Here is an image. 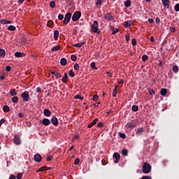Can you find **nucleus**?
<instances>
[{"label":"nucleus","mask_w":179,"mask_h":179,"mask_svg":"<svg viewBox=\"0 0 179 179\" xmlns=\"http://www.w3.org/2000/svg\"><path fill=\"white\" fill-rule=\"evenodd\" d=\"M142 171L144 174H149L152 171V166L149 163H143Z\"/></svg>","instance_id":"obj_1"},{"label":"nucleus","mask_w":179,"mask_h":179,"mask_svg":"<svg viewBox=\"0 0 179 179\" xmlns=\"http://www.w3.org/2000/svg\"><path fill=\"white\" fill-rule=\"evenodd\" d=\"M92 33H96V34H100L101 31L100 30H99V22L94 21V23L92 25Z\"/></svg>","instance_id":"obj_2"},{"label":"nucleus","mask_w":179,"mask_h":179,"mask_svg":"<svg viewBox=\"0 0 179 179\" xmlns=\"http://www.w3.org/2000/svg\"><path fill=\"white\" fill-rule=\"evenodd\" d=\"M81 16H82V13L80 11H76L72 16L73 22H76L79 20Z\"/></svg>","instance_id":"obj_3"},{"label":"nucleus","mask_w":179,"mask_h":179,"mask_svg":"<svg viewBox=\"0 0 179 179\" xmlns=\"http://www.w3.org/2000/svg\"><path fill=\"white\" fill-rule=\"evenodd\" d=\"M21 97L23 101H29V100H30V95L28 91H24V92H22L21 94Z\"/></svg>","instance_id":"obj_4"},{"label":"nucleus","mask_w":179,"mask_h":179,"mask_svg":"<svg viewBox=\"0 0 179 179\" xmlns=\"http://www.w3.org/2000/svg\"><path fill=\"white\" fill-rule=\"evenodd\" d=\"M71 17H72V13H67L65 15L64 20H63L64 24H68L69 23V21L71 20Z\"/></svg>","instance_id":"obj_5"},{"label":"nucleus","mask_w":179,"mask_h":179,"mask_svg":"<svg viewBox=\"0 0 179 179\" xmlns=\"http://www.w3.org/2000/svg\"><path fill=\"white\" fill-rule=\"evenodd\" d=\"M136 120H131V122H128L126 124V128H135L136 127Z\"/></svg>","instance_id":"obj_6"},{"label":"nucleus","mask_w":179,"mask_h":179,"mask_svg":"<svg viewBox=\"0 0 179 179\" xmlns=\"http://www.w3.org/2000/svg\"><path fill=\"white\" fill-rule=\"evenodd\" d=\"M104 19L105 20H108V22L114 20V17L110 13H107L104 14Z\"/></svg>","instance_id":"obj_7"},{"label":"nucleus","mask_w":179,"mask_h":179,"mask_svg":"<svg viewBox=\"0 0 179 179\" xmlns=\"http://www.w3.org/2000/svg\"><path fill=\"white\" fill-rule=\"evenodd\" d=\"M14 143L15 145H21L22 143V141L20 140V137L19 136V135L16 134L14 137Z\"/></svg>","instance_id":"obj_8"},{"label":"nucleus","mask_w":179,"mask_h":179,"mask_svg":"<svg viewBox=\"0 0 179 179\" xmlns=\"http://www.w3.org/2000/svg\"><path fill=\"white\" fill-rule=\"evenodd\" d=\"M165 9H169L170 8V0H162Z\"/></svg>","instance_id":"obj_9"},{"label":"nucleus","mask_w":179,"mask_h":179,"mask_svg":"<svg viewBox=\"0 0 179 179\" xmlns=\"http://www.w3.org/2000/svg\"><path fill=\"white\" fill-rule=\"evenodd\" d=\"M34 159L35 162H36L37 163H40L43 158L41 157V155L40 154H36L34 157Z\"/></svg>","instance_id":"obj_10"},{"label":"nucleus","mask_w":179,"mask_h":179,"mask_svg":"<svg viewBox=\"0 0 179 179\" xmlns=\"http://www.w3.org/2000/svg\"><path fill=\"white\" fill-rule=\"evenodd\" d=\"M113 157L116 159L115 161V163H120V159H121V156L120 155V153L115 152L113 154Z\"/></svg>","instance_id":"obj_11"},{"label":"nucleus","mask_w":179,"mask_h":179,"mask_svg":"<svg viewBox=\"0 0 179 179\" xmlns=\"http://www.w3.org/2000/svg\"><path fill=\"white\" fill-rule=\"evenodd\" d=\"M42 124H43V125H45V127H48V125H50V124H51V121L48 118H44L42 120Z\"/></svg>","instance_id":"obj_12"},{"label":"nucleus","mask_w":179,"mask_h":179,"mask_svg":"<svg viewBox=\"0 0 179 179\" xmlns=\"http://www.w3.org/2000/svg\"><path fill=\"white\" fill-rule=\"evenodd\" d=\"M124 27L125 29H128V27H131L132 26V21L131 20H128L124 22L123 24Z\"/></svg>","instance_id":"obj_13"},{"label":"nucleus","mask_w":179,"mask_h":179,"mask_svg":"<svg viewBox=\"0 0 179 179\" xmlns=\"http://www.w3.org/2000/svg\"><path fill=\"white\" fill-rule=\"evenodd\" d=\"M43 114L45 117H51V110L49 109H44Z\"/></svg>","instance_id":"obj_14"},{"label":"nucleus","mask_w":179,"mask_h":179,"mask_svg":"<svg viewBox=\"0 0 179 179\" xmlns=\"http://www.w3.org/2000/svg\"><path fill=\"white\" fill-rule=\"evenodd\" d=\"M51 122L55 127H57L58 125V119L56 117H53L51 119Z\"/></svg>","instance_id":"obj_15"},{"label":"nucleus","mask_w":179,"mask_h":179,"mask_svg":"<svg viewBox=\"0 0 179 179\" xmlns=\"http://www.w3.org/2000/svg\"><path fill=\"white\" fill-rule=\"evenodd\" d=\"M97 121H99V119L96 118L93 122L87 125V128H92V127H94V125L97 124Z\"/></svg>","instance_id":"obj_16"},{"label":"nucleus","mask_w":179,"mask_h":179,"mask_svg":"<svg viewBox=\"0 0 179 179\" xmlns=\"http://www.w3.org/2000/svg\"><path fill=\"white\" fill-rule=\"evenodd\" d=\"M0 23H1V24H10V23H12V21L2 19L0 20Z\"/></svg>","instance_id":"obj_17"},{"label":"nucleus","mask_w":179,"mask_h":179,"mask_svg":"<svg viewBox=\"0 0 179 179\" xmlns=\"http://www.w3.org/2000/svg\"><path fill=\"white\" fill-rule=\"evenodd\" d=\"M15 57H17V58H22V57H24V53L20 52H16L15 53Z\"/></svg>","instance_id":"obj_18"},{"label":"nucleus","mask_w":179,"mask_h":179,"mask_svg":"<svg viewBox=\"0 0 179 179\" xmlns=\"http://www.w3.org/2000/svg\"><path fill=\"white\" fill-rule=\"evenodd\" d=\"M161 96H166L167 94V89L166 88H162L160 91Z\"/></svg>","instance_id":"obj_19"},{"label":"nucleus","mask_w":179,"mask_h":179,"mask_svg":"<svg viewBox=\"0 0 179 179\" xmlns=\"http://www.w3.org/2000/svg\"><path fill=\"white\" fill-rule=\"evenodd\" d=\"M85 43L86 42H81V43H76L73 45V46L77 47L78 48H80V47H82V45H85Z\"/></svg>","instance_id":"obj_20"},{"label":"nucleus","mask_w":179,"mask_h":179,"mask_svg":"<svg viewBox=\"0 0 179 179\" xmlns=\"http://www.w3.org/2000/svg\"><path fill=\"white\" fill-rule=\"evenodd\" d=\"M68 62L66 61V59H65V58H62L61 59H60V64H61V65L62 66H65V65H66V63H67Z\"/></svg>","instance_id":"obj_21"},{"label":"nucleus","mask_w":179,"mask_h":179,"mask_svg":"<svg viewBox=\"0 0 179 179\" xmlns=\"http://www.w3.org/2000/svg\"><path fill=\"white\" fill-rule=\"evenodd\" d=\"M59 36V31L58 30H55L54 31V38L55 41L58 40Z\"/></svg>","instance_id":"obj_22"},{"label":"nucleus","mask_w":179,"mask_h":179,"mask_svg":"<svg viewBox=\"0 0 179 179\" xmlns=\"http://www.w3.org/2000/svg\"><path fill=\"white\" fill-rule=\"evenodd\" d=\"M63 83H66L68 82V73H64V76L62 78Z\"/></svg>","instance_id":"obj_23"},{"label":"nucleus","mask_w":179,"mask_h":179,"mask_svg":"<svg viewBox=\"0 0 179 179\" xmlns=\"http://www.w3.org/2000/svg\"><path fill=\"white\" fill-rule=\"evenodd\" d=\"M5 55H6V52L5 51V50L0 49V57H1V58H3Z\"/></svg>","instance_id":"obj_24"},{"label":"nucleus","mask_w":179,"mask_h":179,"mask_svg":"<svg viewBox=\"0 0 179 179\" xmlns=\"http://www.w3.org/2000/svg\"><path fill=\"white\" fill-rule=\"evenodd\" d=\"M41 171H47V166H43L39 168L37 171L36 173H40Z\"/></svg>","instance_id":"obj_25"},{"label":"nucleus","mask_w":179,"mask_h":179,"mask_svg":"<svg viewBox=\"0 0 179 179\" xmlns=\"http://www.w3.org/2000/svg\"><path fill=\"white\" fill-rule=\"evenodd\" d=\"M10 109L9 108V106H8L7 105H5L3 107V111L4 113H9V110Z\"/></svg>","instance_id":"obj_26"},{"label":"nucleus","mask_w":179,"mask_h":179,"mask_svg":"<svg viewBox=\"0 0 179 179\" xmlns=\"http://www.w3.org/2000/svg\"><path fill=\"white\" fill-rule=\"evenodd\" d=\"M8 30H9V31H15V30H16V27L13 25H10L8 27Z\"/></svg>","instance_id":"obj_27"},{"label":"nucleus","mask_w":179,"mask_h":179,"mask_svg":"<svg viewBox=\"0 0 179 179\" xmlns=\"http://www.w3.org/2000/svg\"><path fill=\"white\" fill-rule=\"evenodd\" d=\"M143 134V128H139L136 131V135H142Z\"/></svg>","instance_id":"obj_28"},{"label":"nucleus","mask_w":179,"mask_h":179,"mask_svg":"<svg viewBox=\"0 0 179 179\" xmlns=\"http://www.w3.org/2000/svg\"><path fill=\"white\" fill-rule=\"evenodd\" d=\"M60 48H61L60 45H56V46H54L53 48H52L51 51H52V52L58 51Z\"/></svg>","instance_id":"obj_29"},{"label":"nucleus","mask_w":179,"mask_h":179,"mask_svg":"<svg viewBox=\"0 0 179 179\" xmlns=\"http://www.w3.org/2000/svg\"><path fill=\"white\" fill-rule=\"evenodd\" d=\"M124 6H126V8H129V6H131V0H127L124 2Z\"/></svg>","instance_id":"obj_30"},{"label":"nucleus","mask_w":179,"mask_h":179,"mask_svg":"<svg viewBox=\"0 0 179 179\" xmlns=\"http://www.w3.org/2000/svg\"><path fill=\"white\" fill-rule=\"evenodd\" d=\"M172 71L173 72H174V73H177L178 72V66H173L172 68Z\"/></svg>","instance_id":"obj_31"},{"label":"nucleus","mask_w":179,"mask_h":179,"mask_svg":"<svg viewBox=\"0 0 179 179\" xmlns=\"http://www.w3.org/2000/svg\"><path fill=\"white\" fill-rule=\"evenodd\" d=\"M10 96H16L17 94V91L16 90H13L10 91Z\"/></svg>","instance_id":"obj_32"},{"label":"nucleus","mask_w":179,"mask_h":179,"mask_svg":"<svg viewBox=\"0 0 179 179\" xmlns=\"http://www.w3.org/2000/svg\"><path fill=\"white\" fill-rule=\"evenodd\" d=\"M54 25V21L52 20H48L47 23L48 27H51Z\"/></svg>","instance_id":"obj_33"},{"label":"nucleus","mask_w":179,"mask_h":179,"mask_svg":"<svg viewBox=\"0 0 179 179\" xmlns=\"http://www.w3.org/2000/svg\"><path fill=\"white\" fill-rule=\"evenodd\" d=\"M118 135L120 138H122V139H125L127 138V135H125L124 133L119 132Z\"/></svg>","instance_id":"obj_34"},{"label":"nucleus","mask_w":179,"mask_h":179,"mask_svg":"<svg viewBox=\"0 0 179 179\" xmlns=\"http://www.w3.org/2000/svg\"><path fill=\"white\" fill-rule=\"evenodd\" d=\"M131 110L132 111H138V110H139V107H138V106L136 105H134L132 107H131Z\"/></svg>","instance_id":"obj_35"},{"label":"nucleus","mask_w":179,"mask_h":179,"mask_svg":"<svg viewBox=\"0 0 179 179\" xmlns=\"http://www.w3.org/2000/svg\"><path fill=\"white\" fill-rule=\"evenodd\" d=\"M122 153L123 156H128V150L127 149H123L122 150Z\"/></svg>","instance_id":"obj_36"},{"label":"nucleus","mask_w":179,"mask_h":179,"mask_svg":"<svg viewBox=\"0 0 179 179\" xmlns=\"http://www.w3.org/2000/svg\"><path fill=\"white\" fill-rule=\"evenodd\" d=\"M90 66L92 69H94L95 71L97 70V67H96V63L92 62L90 64Z\"/></svg>","instance_id":"obj_37"},{"label":"nucleus","mask_w":179,"mask_h":179,"mask_svg":"<svg viewBox=\"0 0 179 179\" xmlns=\"http://www.w3.org/2000/svg\"><path fill=\"white\" fill-rule=\"evenodd\" d=\"M148 92H149L150 96H155V94H156V92H155V90H153L152 89H148Z\"/></svg>","instance_id":"obj_38"},{"label":"nucleus","mask_w":179,"mask_h":179,"mask_svg":"<svg viewBox=\"0 0 179 179\" xmlns=\"http://www.w3.org/2000/svg\"><path fill=\"white\" fill-rule=\"evenodd\" d=\"M50 8H52V9H54V8H55V1H52L50 3Z\"/></svg>","instance_id":"obj_39"},{"label":"nucleus","mask_w":179,"mask_h":179,"mask_svg":"<svg viewBox=\"0 0 179 179\" xmlns=\"http://www.w3.org/2000/svg\"><path fill=\"white\" fill-rule=\"evenodd\" d=\"M12 101L13 103H17V101H19V98H17V96H14L12 98Z\"/></svg>","instance_id":"obj_40"},{"label":"nucleus","mask_w":179,"mask_h":179,"mask_svg":"<svg viewBox=\"0 0 179 179\" xmlns=\"http://www.w3.org/2000/svg\"><path fill=\"white\" fill-rule=\"evenodd\" d=\"M142 61H143V62H146V61H148V55H143L142 56Z\"/></svg>","instance_id":"obj_41"},{"label":"nucleus","mask_w":179,"mask_h":179,"mask_svg":"<svg viewBox=\"0 0 179 179\" xmlns=\"http://www.w3.org/2000/svg\"><path fill=\"white\" fill-rule=\"evenodd\" d=\"M69 76H71V78H75V73H73V71L72 70L69 71Z\"/></svg>","instance_id":"obj_42"},{"label":"nucleus","mask_w":179,"mask_h":179,"mask_svg":"<svg viewBox=\"0 0 179 179\" xmlns=\"http://www.w3.org/2000/svg\"><path fill=\"white\" fill-rule=\"evenodd\" d=\"M57 79H59L60 78H62V75L61 74V73L59 72H56L55 76Z\"/></svg>","instance_id":"obj_43"},{"label":"nucleus","mask_w":179,"mask_h":179,"mask_svg":"<svg viewBox=\"0 0 179 179\" xmlns=\"http://www.w3.org/2000/svg\"><path fill=\"white\" fill-rule=\"evenodd\" d=\"M71 61L75 62V61H76V59H78V57H76V55H72L71 56Z\"/></svg>","instance_id":"obj_44"},{"label":"nucleus","mask_w":179,"mask_h":179,"mask_svg":"<svg viewBox=\"0 0 179 179\" xmlns=\"http://www.w3.org/2000/svg\"><path fill=\"white\" fill-rule=\"evenodd\" d=\"M80 162V159H79V158H76L74 162L75 166H78V164H79Z\"/></svg>","instance_id":"obj_45"},{"label":"nucleus","mask_w":179,"mask_h":179,"mask_svg":"<svg viewBox=\"0 0 179 179\" xmlns=\"http://www.w3.org/2000/svg\"><path fill=\"white\" fill-rule=\"evenodd\" d=\"M92 100L94 101H97V100H99V95H97V94L94 95Z\"/></svg>","instance_id":"obj_46"},{"label":"nucleus","mask_w":179,"mask_h":179,"mask_svg":"<svg viewBox=\"0 0 179 179\" xmlns=\"http://www.w3.org/2000/svg\"><path fill=\"white\" fill-rule=\"evenodd\" d=\"M174 9H175L176 12H179V3H177L175 5Z\"/></svg>","instance_id":"obj_47"},{"label":"nucleus","mask_w":179,"mask_h":179,"mask_svg":"<svg viewBox=\"0 0 179 179\" xmlns=\"http://www.w3.org/2000/svg\"><path fill=\"white\" fill-rule=\"evenodd\" d=\"M97 127H98V128H103V127H104V124L103 122H100L97 124Z\"/></svg>","instance_id":"obj_48"},{"label":"nucleus","mask_w":179,"mask_h":179,"mask_svg":"<svg viewBox=\"0 0 179 179\" xmlns=\"http://www.w3.org/2000/svg\"><path fill=\"white\" fill-rule=\"evenodd\" d=\"M73 68H74L75 71H79V64H75L73 66Z\"/></svg>","instance_id":"obj_49"},{"label":"nucleus","mask_w":179,"mask_h":179,"mask_svg":"<svg viewBox=\"0 0 179 179\" xmlns=\"http://www.w3.org/2000/svg\"><path fill=\"white\" fill-rule=\"evenodd\" d=\"M22 177H23V173H19L17 175V179H22Z\"/></svg>","instance_id":"obj_50"},{"label":"nucleus","mask_w":179,"mask_h":179,"mask_svg":"<svg viewBox=\"0 0 179 179\" xmlns=\"http://www.w3.org/2000/svg\"><path fill=\"white\" fill-rule=\"evenodd\" d=\"M169 30L171 33H176V27H170Z\"/></svg>","instance_id":"obj_51"},{"label":"nucleus","mask_w":179,"mask_h":179,"mask_svg":"<svg viewBox=\"0 0 179 179\" xmlns=\"http://www.w3.org/2000/svg\"><path fill=\"white\" fill-rule=\"evenodd\" d=\"M10 69H12V67H10V66H6V72H10Z\"/></svg>","instance_id":"obj_52"},{"label":"nucleus","mask_w":179,"mask_h":179,"mask_svg":"<svg viewBox=\"0 0 179 179\" xmlns=\"http://www.w3.org/2000/svg\"><path fill=\"white\" fill-rule=\"evenodd\" d=\"M58 19H59V20H63V19H64V15H62V14H59V15H58Z\"/></svg>","instance_id":"obj_53"},{"label":"nucleus","mask_w":179,"mask_h":179,"mask_svg":"<svg viewBox=\"0 0 179 179\" xmlns=\"http://www.w3.org/2000/svg\"><path fill=\"white\" fill-rule=\"evenodd\" d=\"M131 44H132V45H136V38H133L131 40Z\"/></svg>","instance_id":"obj_54"},{"label":"nucleus","mask_w":179,"mask_h":179,"mask_svg":"<svg viewBox=\"0 0 179 179\" xmlns=\"http://www.w3.org/2000/svg\"><path fill=\"white\" fill-rule=\"evenodd\" d=\"M141 179H152V177L149 176H145L141 177Z\"/></svg>","instance_id":"obj_55"},{"label":"nucleus","mask_w":179,"mask_h":179,"mask_svg":"<svg viewBox=\"0 0 179 179\" xmlns=\"http://www.w3.org/2000/svg\"><path fill=\"white\" fill-rule=\"evenodd\" d=\"M75 99H79V100H83V96H80V95H76Z\"/></svg>","instance_id":"obj_56"},{"label":"nucleus","mask_w":179,"mask_h":179,"mask_svg":"<svg viewBox=\"0 0 179 179\" xmlns=\"http://www.w3.org/2000/svg\"><path fill=\"white\" fill-rule=\"evenodd\" d=\"M129 38H130L129 34H127L126 36H125L127 43L129 42Z\"/></svg>","instance_id":"obj_57"},{"label":"nucleus","mask_w":179,"mask_h":179,"mask_svg":"<svg viewBox=\"0 0 179 179\" xmlns=\"http://www.w3.org/2000/svg\"><path fill=\"white\" fill-rule=\"evenodd\" d=\"M52 160V156L48 155L47 157L48 162H51Z\"/></svg>","instance_id":"obj_58"},{"label":"nucleus","mask_w":179,"mask_h":179,"mask_svg":"<svg viewBox=\"0 0 179 179\" xmlns=\"http://www.w3.org/2000/svg\"><path fill=\"white\" fill-rule=\"evenodd\" d=\"M156 23L157 24H160V17H157L156 18Z\"/></svg>","instance_id":"obj_59"},{"label":"nucleus","mask_w":179,"mask_h":179,"mask_svg":"<svg viewBox=\"0 0 179 179\" xmlns=\"http://www.w3.org/2000/svg\"><path fill=\"white\" fill-rule=\"evenodd\" d=\"M118 31H120V29H115V30L113 31L112 34H117V33H118Z\"/></svg>","instance_id":"obj_60"},{"label":"nucleus","mask_w":179,"mask_h":179,"mask_svg":"<svg viewBox=\"0 0 179 179\" xmlns=\"http://www.w3.org/2000/svg\"><path fill=\"white\" fill-rule=\"evenodd\" d=\"M148 22L149 23H155V20H153V18H149Z\"/></svg>","instance_id":"obj_61"},{"label":"nucleus","mask_w":179,"mask_h":179,"mask_svg":"<svg viewBox=\"0 0 179 179\" xmlns=\"http://www.w3.org/2000/svg\"><path fill=\"white\" fill-rule=\"evenodd\" d=\"M150 41H151V43H155V38L153 36H150Z\"/></svg>","instance_id":"obj_62"},{"label":"nucleus","mask_w":179,"mask_h":179,"mask_svg":"<svg viewBox=\"0 0 179 179\" xmlns=\"http://www.w3.org/2000/svg\"><path fill=\"white\" fill-rule=\"evenodd\" d=\"M9 179H16V176L15 175H10Z\"/></svg>","instance_id":"obj_63"},{"label":"nucleus","mask_w":179,"mask_h":179,"mask_svg":"<svg viewBox=\"0 0 179 179\" xmlns=\"http://www.w3.org/2000/svg\"><path fill=\"white\" fill-rule=\"evenodd\" d=\"M96 5H101V0H97Z\"/></svg>","instance_id":"obj_64"}]
</instances>
